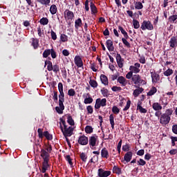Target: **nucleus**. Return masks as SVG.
<instances>
[{
	"instance_id": "10",
	"label": "nucleus",
	"mask_w": 177,
	"mask_h": 177,
	"mask_svg": "<svg viewBox=\"0 0 177 177\" xmlns=\"http://www.w3.org/2000/svg\"><path fill=\"white\" fill-rule=\"evenodd\" d=\"M97 175L99 177H107L111 175V171H104L103 169H99Z\"/></svg>"
},
{
	"instance_id": "37",
	"label": "nucleus",
	"mask_w": 177,
	"mask_h": 177,
	"mask_svg": "<svg viewBox=\"0 0 177 177\" xmlns=\"http://www.w3.org/2000/svg\"><path fill=\"white\" fill-rule=\"evenodd\" d=\"M109 122H110V124L111 125L112 129H114V125H115V123H114V115L111 114L109 115Z\"/></svg>"
},
{
	"instance_id": "15",
	"label": "nucleus",
	"mask_w": 177,
	"mask_h": 177,
	"mask_svg": "<svg viewBox=\"0 0 177 177\" xmlns=\"http://www.w3.org/2000/svg\"><path fill=\"white\" fill-rule=\"evenodd\" d=\"M132 151H128L127 153H126L124 156V160H122V162H129L131 160H132Z\"/></svg>"
},
{
	"instance_id": "19",
	"label": "nucleus",
	"mask_w": 177,
	"mask_h": 177,
	"mask_svg": "<svg viewBox=\"0 0 177 177\" xmlns=\"http://www.w3.org/2000/svg\"><path fill=\"white\" fill-rule=\"evenodd\" d=\"M118 82L122 85V86H127V84H128V80L123 76H120L118 78Z\"/></svg>"
},
{
	"instance_id": "20",
	"label": "nucleus",
	"mask_w": 177,
	"mask_h": 177,
	"mask_svg": "<svg viewBox=\"0 0 177 177\" xmlns=\"http://www.w3.org/2000/svg\"><path fill=\"white\" fill-rule=\"evenodd\" d=\"M49 160H44L42 163L41 172L42 174H45L46 171H48V168H49Z\"/></svg>"
},
{
	"instance_id": "22",
	"label": "nucleus",
	"mask_w": 177,
	"mask_h": 177,
	"mask_svg": "<svg viewBox=\"0 0 177 177\" xmlns=\"http://www.w3.org/2000/svg\"><path fill=\"white\" fill-rule=\"evenodd\" d=\"M152 108L155 110V111H160V110H162V106L158 102L153 103L152 104Z\"/></svg>"
},
{
	"instance_id": "34",
	"label": "nucleus",
	"mask_w": 177,
	"mask_h": 177,
	"mask_svg": "<svg viewBox=\"0 0 177 177\" xmlns=\"http://www.w3.org/2000/svg\"><path fill=\"white\" fill-rule=\"evenodd\" d=\"M39 23L42 26H46L48 23H49V19H48L46 17H43L40 19Z\"/></svg>"
},
{
	"instance_id": "29",
	"label": "nucleus",
	"mask_w": 177,
	"mask_h": 177,
	"mask_svg": "<svg viewBox=\"0 0 177 177\" xmlns=\"http://www.w3.org/2000/svg\"><path fill=\"white\" fill-rule=\"evenodd\" d=\"M50 12L51 15H56V13H57V6L55 4L51 5L50 7Z\"/></svg>"
},
{
	"instance_id": "24",
	"label": "nucleus",
	"mask_w": 177,
	"mask_h": 177,
	"mask_svg": "<svg viewBox=\"0 0 177 177\" xmlns=\"http://www.w3.org/2000/svg\"><path fill=\"white\" fill-rule=\"evenodd\" d=\"M101 157L102 158H109V151L107 149L103 148L101 151Z\"/></svg>"
},
{
	"instance_id": "21",
	"label": "nucleus",
	"mask_w": 177,
	"mask_h": 177,
	"mask_svg": "<svg viewBox=\"0 0 177 177\" xmlns=\"http://www.w3.org/2000/svg\"><path fill=\"white\" fill-rule=\"evenodd\" d=\"M106 46L109 52L114 50V46H113V41H111V39L106 40Z\"/></svg>"
},
{
	"instance_id": "62",
	"label": "nucleus",
	"mask_w": 177,
	"mask_h": 177,
	"mask_svg": "<svg viewBox=\"0 0 177 177\" xmlns=\"http://www.w3.org/2000/svg\"><path fill=\"white\" fill-rule=\"evenodd\" d=\"M133 77V73L132 72H129L127 75H126V78L127 80H131V78L132 79V77Z\"/></svg>"
},
{
	"instance_id": "7",
	"label": "nucleus",
	"mask_w": 177,
	"mask_h": 177,
	"mask_svg": "<svg viewBox=\"0 0 177 177\" xmlns=\"http://www.w3.org/2000/svg\"><path fill=\"white\" fill-rule=\"evenodd\" d=\"M64 99L59 98V106L55 107V110L58 114H63V110H64Z\"/></svg>"
},
{
	"instance_id": "28",
	"label": "nucleus",
	"mask_w": 177,
	"mask_h": 177,
	"mask_svg": "<svg viewBox=\"0 0 177 177\" xmlns=\"http://www.w3.org/2000/svg\"><path fill=\"white\" fill-rule=\"evenodd\" d=\"M152 82H157L160 80V75L156 73H151Z\"/></svg>"
},
{
	"instance_id": "57",
	"label": "nucleus",
	"mask_w": 177,
	"mask_h": 177,
	"mask_svg": "<svg viewBox=\"0 0 177 177\" xmlns=\"http://www.w3.org/2000/svg\"><path fill=\"white\" fill-rule=\"evenodd\" d=\"M51 38L53 39V41H56V39H57V35L53 30H51Z\"/></svg>"
},
{
	"instance_id": "56",
	"label": "nucleus",
	"mask_w": 177,
	"mask_h": 177,
	"mask_svg": "<svg viewBox=\"0 0 177 177\" xmlns=\"http://www.w3.org/2000/svg\"><path fill=\"white\" fill-rule=\"evenodd\" d=\"M129 107H131V100H128L127 102V105L123 109L124 111H127V110L129 109Z\"/></svg>"
},
{
	"instance_id": "53",
	"label": "nucleus",
	"mask_w": 177,
	"mask_h": 177,
	"mask_svg": "<svg viewBox=\"0 0 177 177\" xmlns=\"http://www.w3.org/2000/svg\"><path fill=\"white\" fill-rule=\"evenodd\" d=\"M68 96H75V90L74 88H71L68 91Z\"/></svg>"
},
{
	"instance_id": "14",
	"label": "nucleus",
	"mask_w": 177,
	"mask_h": 177,
	"mask_svg": "<svg viewBox=\"0 0 177 177\" xmlns=\"http://www.w3.org/2000/svg\"><path fill=\"white\" fill-rule=\"evenodd\" d=\"M169 46L170 48H176L177 46V37L173 36L171 37L169 41Z\"/></svg>"
},
{
	"instance_id": "6",
	"label": "nucleus",
	"mask_w": 177,
	"mask_h": 177,
	"mask_svg": "<svg viewBox=\"0 0 177 177\" xmlns=\"http://www.w3.org/2000/svg\"><path fill=\"white\" fill-rule=\"evenodd\" d=\"M107 103V100L106 98L100 99L97 98L95 102V109H100V107H104Z\"/></svg>"
},
{
	"instance_id": "61",
	"label": "nucleus",
	"mask_w": 177,
	"mask_h": 177,
	"mask_svg": "<svg viewBox=\"0 0 177 177\" xmlns=\"http://www.w3.org/2000/svg\"><path fill=\"white\" fill-rule=\"evenodd\" d=\"M138 165H141L143 167L144 165H146V161H145V160H143V159H140L138 161Z\"/></svg>"
},
{
	"instance_id": "33",
	"label": "nucleus",
	"mask_w": 177,
	"mask_h": 177,
	"mask_svg": "<svg viewBox=\"0 0 177 177\" xmlns=\"http://www.w3.org/2000/svg\"><path fill=\"white\" fill-rule=\"evenodd\" d=\"M45 64H47V70L48 71H52V70L53 69V64H52V62L46 61Z\"/></svg>"
},
{
	"instance_id": "49",
	"label": "nucleus",
	"mask_w": 177,
	"mask_h": 177,
	"mask_svg": "<svg viewBox=\"0 0 177 177\" xmlns=\"http://www.w3.org/2000/svg\"><path fill=\"white\" fill-rule=\"evenodd\" d=\"M86 133H92L93 132V129L91 126H86L85 128Z\"/></svg>"
},
{
	"instance_id": "43",
	"label": "nucleus",
	"mask_w": 177,
	"mask_h": 177,
	"mask_svg": "<svg viewBox=\"0 0 177 177\" xmlns=\"http://www.w3.org/2000/svg\"><path fill=\"white\" fill-rule=\"evenodd\" d=\"M101 93L104 97H107L109 96V90L106 88H102L101 89Z\"/></svg>"
},
{
	"instance_id": "1",
	"label": "nucleus",
	"mask_w": 177,
	"mask_h": 177,
	"mask_svg": "<svg viewBox=\"0 0 177 177\" xmlns=\"http://www.w3.org/2000/svg\"><path fill=\"white\" fill-rule=\"evenodd\" d=\"M60 121V129L64 137H70L73 135L74 128L71 126H67L66 120L63 118L59 119Z\"/></svg>"
},
{
	"instance_id": "47",
	"label": "nucleus",
	"mask_w": 177,
	"mask_h": 177,
	"mask_svg": "<svg viewBox=\"0 0 177 177\" xmlns=\"http://www.w3.org/2000/svg\"><path fill=\"white\" fill-rule=\"evenodd\" d=\"M52 71H54L55 74H57V73L60 71V68L58 66L57 64H55L54 66H53Z\"/></svg>"
},
{
	"instance_id": "40",
	"label": "nucleus",
	"mask_w": 177,
	"mask_h": 177,
	"mask_svg": "<svg viewBox=\"0 0 177 177\" xmlns=\"http://www.w3.org/2000/svg\"><path fill=\"white\" fill-rule=\"evenodd\" d=\"M113 170L114 174H117V175H120V174H122L121 168L117 166H114Z\"/></svg>"
},
{
	"instance_id": "16",
	"label": "nucleus",
	"mask_w": 177,
	"mask_h": 177,
	"mask_svg": "<svg viewBox=\"0 0 177 177\" xmlns=\"http://www.w3.org/2000/svg\"><path fill=\"white\" fill-rule=\"evenodd\" d=\"M116 62L118 63V66L120 68H122V67L124 66V59H122V58L121 57V55L120 54H117L116 55Z\"/></svg>"
},
{
	"instance_id": "3",
	"label": "nucleus",
	"mask_w": 177,
	"mask_h": 177,
	"mask_svg": "<svg viewBox=\"0 0 177 177\" xmlns=\"http://www.w3.org/2000/svg\"><path fill=\"white\" fill-rule=\"evenodd\" d=\"M131 82H133V84L136 85L135 86L136 88L140 86L142 84H145V81L142 80V78L140 77V75H133V77H131Z\"/></svg>"
},
{
	"instance_id": "13",
	"label": "nucleus",
	"mask_w": 177,
	"mask_h": 177,
	"mask_svg": "<svg viewBox=\"0 0 177 177\" xmlns=\"http://www.w3.org/2000/svg\"><path fill=\"white\" fill-rule=\"evenodd\" d=\"M79 145H82V146H85L88 143V137L85 136H81L78 139Z\"/></svg>"
},
{
	"instance_id": "11",
	"label": "nucleus",
	"mask_w": 177,
	"mask_h": 177,
	"mask_svg": "<svg viewBox=\"0 0 177 177\" xmlns=\"http://www.w3.org/2000/svg\"><path fill=\"white\" fill-rule=\"evenodd\" d=\"M74 62L77 67L81 68L84 66V62H82V58H81V56L76 55L75 57Z\"/></svg>"
},
{
	"instance_id": "31",
	"label": "nucleus",
	"mask_w": 177,
	"mask_h": 177,
	"mask_svg": "<svg viewBox=\"0 0 177 177\" xmlns=\"http://www.w3.org/2000/svg\"><path fill=\"white\" fill-rule=\"evenodd\" d=\"M67 122L68 124H69V125H71V127L75 125L74 120L73 119V117H71V115H67Z\"/></svg>"
},
{
	"instance_id": "60",
	"label": "nucleus",
	"mask_w": 177,
	"mask_h": 177,
	"mask_svg": "<svg viewBox=\"0 0 177 177\" xmlns=\"http://www.w3.org/2000/svg\"><path fill=\"white\" fill-rule=\"evenodd\" d=\"M169 21H175L177 20V15H171L169 18Z\"/></svg>"
},
{
	"instance_id": "2",
	"label": "nucleus",
	"mask_w": 177,
	"mask_h": 177,
	"mask_svg": "<svg viewBox=\"0 0 177 177\" xmlns=\"http://www.w3.org/2000/svg\"><path fill=\"white\" fill-rule=\"evenodd\" d=\"M174 111L172 109H169L165 111V113L162 114L160 118V123L163 126L168 125L169 121H171V116L172 115Z\"/></svg>"
},
{
	"instance_id": "45",
	"label": "nucleus",
	"mask_w": 177,
	"mask_h": 177,
	"mask_svg": "<svg viewBox=\"0 0 177 177\" xmlns=\"http://www.w3.org/2000/svg\"><path fill=\"white\" fill-rule=\"evenodd\" d=\"M52 51V49H47L45 50L43 53V57H48V56H49V55H50Z\"/></svg>"
},
{
	"instance_id": "59",
	"label": "nucleus",
	"mask_w": 177,
	"mask_h": 177,
	"mask_svg": "<svg viewBox=\"0 0 177 177\" xmlns=\"http://www.w3.org/2000/svg\"><path fill=\"white\" fill-rule=\"evenodd\" d=\"M86 110L88 114H92L93 113V107H92L91 105L86 107Z\"/></svg>"
},
{
	"instance_id": "36",
	"label": "nucleus",
	"mask_w": 177,
	"mask_h": 177,
	"mask_svg": "<svg viewBox=\"0 0 177 177\" xmlns=\"http://www.w3.org/2000/svg\"><path fill=\"white\" fill-rule=\"evenodd\" d=\"M39 3L41 5H45V6H49V3H50V0H37Z\"/></svg>"
},
{
	"instance_id": "23",
	"label": "nucleus",
	"mask_w": 177,
	"mask_h": 177,
	"mask_svg": "<svg viewBox=\"0 0 177 177\" xmlns=\"http://www.w3.org/2000/svg\"><path fill=\"white\" fill-rule=\"evenodd\" d=\"M141 104L142 102H138L137 105V110H139L140 113H143L144 114L147 113V109L143 108Z\"/></svg>"
},
{
	"instance_id": "32",
	"label": "nucleus",
	"mask_w": 177,
	"mask_h": 177,
	"mask_svg": "<svg viewBox=\"0 0 177 177\" xmlns=\"http://www.w3.org/2000/svg\"><path fill=\"white\" fill-rule=\"evenodd\" d=\"M91 13L92 15H95L96 13H97V8H96V6H95V4H93V3H91Z\"/></svg>"
},
{
	"instance_id": "48",
	"label": "nucleus",
	"mask_w": 177,
	"mask_h": 177,
	"mask_svg": "<svg viewBox=\"0 0 177 177\" xmlns=\"http://www.w3.org/2000/svg\"><path fill=\"white\" fill-rule=\"evenodd\" d=\"M161 104L162 106H163V109H165V107H167V106L168 105V100H167L166 98L162 99Z\"/></svg>"
},
{
	"instance_id": "27",
	"label": "nucleus",
	"mask_w": 177,
	"mask_h": 177,
	"mask_svg": "<svg viewBox=\"0 0 177 177\" xmlns=\"http://www.w3.org/2000/svg\"><path fill=\"white\" fill-rule=\"evenodd\" d=\"M143 91H144L143 88H138L134 90L133 93L134 97H138V96H139V95H140V93H142Z\"/></svg>"
},
{
	"instance_id": "9",
	"label": "nucleus",
	"mask_w": 177,
	"mask_h": 177,
	"mask_svg": "<svg viewBox=\"0 0 177 177\" xmlns=\"http://www.w3.org/2000/svg\"><path fill=\"white\" fill-rule=\"evenodd\" d=\"M140 64L136 63L134 66H131L129 67V70L131 73H134V74H138V73H140Z\"/></svg>"
},
{
	"instance_id": "38",
	"label": "nucleus",
	"mask_w": 177,
	"mask_h": 177,
	"mask_svg": "<svg viewBox=\"0 0 177 177\" xmlns=\"http://www.w3.org/2000/svg\"><path fill=\"white\" fill-rule=\"evenodd\" d=\"M157 92V88L152 87L150 91L147 93V96H153L154 93Z\"/></svg>"
},
{
	"instance_id": "58",
	"label": "nucleus",
	"mask_w": 177,
	"mask_h": 177,
	"mask_svg": "<svg viewBox=\"0 0 177 177\" xmlns=\"http://www.w3.org/2000/svg\"><path fill=\"white\" fill-rule=\"evenodd\" d=\"M37 133H38L39 138L40 139H42V138H44V133L42 132V129H37Z\"/></svg>"
},
{
	"instance_id": "52",
	"label": "nucleus",
	"mask_w": 177,
	"mask_h": 177,
	"mask_svg": "<svg viewBox=\"0 0 177 177\" xmlns=\"http://www.w3.org/2000/svg\"><path fill=\"white\" fill-rule=\"evenodd\" d=\"M111 89L113 92H121V91H122V88L121 87H118L117 86H113Z\"/></svg>"
},
{
	"instance_id": "50",
	"label": "nucleus",
	"mask_w": 177,
	"mask_h": 177,
	"mask_svg": "<svg viewBox=\"0 0 177 177\" xmlns=\"http://www.w3.org/2000/svg\"><path fill=\"white\" fill-rule=\"evenodd\" d=\"M80 158L84 162H86V160L88 159V156H86V154L85 153H82L80 154Z\"/></svg>"
},
{
	"instance_id": "5",
	"label": "nucleus",
	"mask_w": 177,
	"mask_h": 177,
	"mask_svg": "<svg viewBox=\"0 0 177 177\" xmlns=\"http://www.w3.org/2000/svg\"><path fill=\"white\" fill-rule=\"evenodd\" d=\"M153 24L150 21H143L141 24V30L142 31H145V30H148L149 31H151L153 30Z\"/></svg>"
},
{
	"instance_id": "8",
	"label": "nucleus",
	"mask_w": 177,
	"mask_h": 177,
	"mask_svg": "<svg viewBox=\"0 0 177 177\" xmlns=\"http://www.w3.org/2000/svg\"><path fill=\"white\" fill-rule=\"evenodd\" d=\"M64 16L66 21H71L74 19V12L70 10H66L64 12Z\"/></svg>"
},
{
	"instance_id": "4",
	"label": "nucleus",
	"mask_w": 177,
	"mask_h": 177,
	"mask_svg": "<svg viewBox=\"0 0 177 177\" xmlns=\"http://www.w3.org/2000/svg\"><path fill=\"white\" fill-rule=\"evenodd\" d=\"M88 145L90 146V148L93 150L95 149V147L99 145V138L97 137V136L94 135L90 137L88 140Z\"/></svg>"
},
{
	"instance_id": "55",
	"label": "nucleus",
	"mask_w": 177,
	"mask_h": 177,
	"mask_svg": "<svg viewBox=\"0 0 177 177\" xmlns=\"http://www.w3.org/2000/svg\"><path fill=\"white\" fill-rule=\"evenodd\" d=\"M122 41L124 44V45H125L126 46H127V48H131V44H129V42H128V41L127 40V39H122Z\"/></svg>"
},
{
	"instance_id": "42",
	"label": "nucleus",
	"mask_w": 177,
	"mask_h": 177,
	"mask_svg": "<svg viewBox=\"0 0 177 177\" xmlns=\"http://www.w3.org/2000/svg\"><path fill=\"white\" fill-rule=\"evenodd\" d=\"M44 136H45L48 140H52L53 139L52 135H50L48 131H44Z\"/></svg>"
},
{
	"instance_id": "46",
	"label": "nucleus",
	"mask_w": 177,
	"mask_h": 177,
	"mask_svg": "<svg viewBox=\"0 0 177 177\" xmlns=\"http://www.w3.org/2000/svg\"><path fill=\"white\" fill-rule=\"evenodd\" d=\"M60 40L62 42H67V41H68V37H67V35H66L64 34H62L60 35Z\"/></svg>"
},
{
	"instance_id": "64",
	"label": "nucleus",
	"mask_w": 177,
	"mask_h": 177,
	"mask_svg": "<svg viewBox=\"0 0 177 177\" xmlns=\"http://www.w3.org/2000/svg\"><path fill=\"white\" fill-rule=\"evenodd\" d=\"M172 131L174 132V133L177 134V124L173 125Z\"/></svg>"
},
{
	"instance_id": "25",
	"label": "nucleus",
	"mask_w": 177,
	"mask_h": 177,
	"mask_svg": "<svg viewBox=\"0 0 177 177\" xmlns=\"http://www.w3.org/2000/svg\"><path fill=\"white\" fill-rule=\"evenodd\" d=\"M80 27H82V20L81 18H79L75 21V28L76 30H78Z\"/></svg>"
},
{
	"instance_id": "41",
	"label": "nucleus",
	"mask_w": 177,
	"mask_h": 177,
	"mask_svg": "<svg viewBox=\"0 0 177 177\" xmlns=\"http://www.w3.org/2000/svg\"><path fill=\"white\" fill-rule=\"evenodd\" d=\"M133 26L134 28H136V30H138V28H139V27H140L139 21H138L136 19H133Z\"/></svg>"
},
{
	"instance_id": "30",
	"label": "nucleus",
	"mask_w": 177,
	"mask_h": 177,
	"mask_svg": "<svg viewBox=\"0 0 177 177\" xmlns=\"http://www.w3.org/2000/svg\"><path fill=\"white\" fill-rule=\"evenodd\" d=\"M32 45L34 48V49H37L38 46H39V41L37 39H32Z\"/></svg>"
},
{
	"instance_id": "12",
	"label": "nucleus",
	"mask_w": 177,
	"mask_h": 177,
	"mask_svg": "<svg viewBox=\"0 0 177 177\" xmlns=\"http://www.w3.org/2000/svg\"><path fill=\"white\" fill-rule=\"evenodd\" d=\"M83 97H84V103L85 104H91L93 102V99L91 97V94L89 93L84 94Z\"/></svg>"
},
{
	"instance_id": "44",
	"label": "nucleus",
	"mask_w": 177,
	"mask_h": 177,
	"mask_svg": "<svg viewBox=\"0 0 177 177\" xmlns=\"http://www.w3.org/2000/svg\"><path fill=\"white\" fill-rule=\"evenodd\" d=\"M89 84L92 88H97V82L94 80H90Z\"/></svg>"
},
{
	"instance_id": "63",
	"label": "nucleus",
	"mask_w": 177,
	"mask_h": 177,
	"mask_svg": "<svg viewBox=\"0 0 177 177\" xmlns=\"http://www.w3.org/2000/svg\"><path fill=\"white\" fill-rule=\"evenodd\" d=\"M50 55L53 59H56V52L55 51V50H53V48L51 49Z\"/></svg>"
},
{
	"instance_id": "35",
	"label": "nucleus",
	"mask_w": 177,
	"mask_h": 177,
	"mask_svg": "<svg viewBox=\"0 0 177 177\" xmlns=\"http://www.w3.org/2000/svg\"><path fill=\"white\" fill-rule=\"evenodd\" d=\"M163 74L165 77H169L170 75H172V74H174V70L168 68L166 71L163 73Z\"/></svg>"
},
{
	"instance_id": "26",
	"label": "nucleus",
	"mask_w": 177,
	"mask_h": 177,
	"mask_svg": "<svg viewBox=\"0 0 177 177\" xmlns=\"http://www.w3.org/2000/svg\"><path fill=\"white\" fill-rule=\"evenodd\" d=\"M100 80L104 85H109V79L105 75H100Z\"/></svg>"
},
{
	"instance_id": "51",
	"label": "nucleus",
	"mask_w": 177,
	"mask_h": 177,
	"mask_svg": "<svg viewBox=\"0 0 177 177\" xmlns=\"http://www.w3.org/2000/svg\"><path fill=\"white\" fill-rule=\"evenodd\" d=\"M112 112L113 114H118L120 113V109L117 106H113L112 107Z\"/></svg>"
},
{
	"instance_id": "54",
	"label": "nucleus",
	"mask_w": 177,
	"mask_h": 177,
	"mask_svg": "<svg viewBox=\"0 0 177 177\" xmlns=\"http://www.w3.org/2000/svg\"><path fill=\"white\" fill-rule=\"evenodd\" d=\"M66 161H68L69 165H71V167H73V160L71 159V157H70V155H67L66 156Z\"/></svg>"
},
{
	"instance_id": "17",
	"label": "nucleus",
	"mask_w": 177,
	"mask_h": 177,
	"mask_svg": "<svg viewBox=\"0 0 177 177\" xmlns=\"http://www.w3.org/2000/svg\"><path fill=\"white\" fill-rule=\"evenodd\" d=\"M41 157L43 158L44 161H49V153L44 149L41 151Z\"/></svg>"
},
{
	"instance_id": "18",
	"label": "nucleus",
	"mask_w": 177,
	"mask_h": 177,
	"mask_svg": "<svg viewBox=\"0 0 177 177\" xmlns=\"http://www.w3.org/2000/svg\"><path fill=\"white\" fill-rule=\"evenodd\" d=\"M58 90L59 92V99H64V92H63V84L59 82L58 84Z\"/></svg>"
},
{
	"instance_id": "39",
	"label": "nucleus",
	"mask_w": 177,
	"mask_h": 177,
	"mask_svg": "<svg viewBox=\"0 0 177 177\" xmlns=\"http://www.w3.org/2000/svg\"><path fill=\"white\" fill-rule=\"evenodd\" d=\"M135 8L138 10H140V9H143V4H142V2L138 1L135 3Z\"/></svg>"
}]
</instances>
